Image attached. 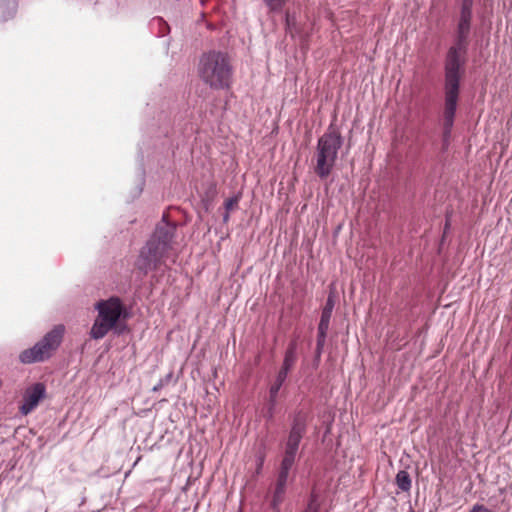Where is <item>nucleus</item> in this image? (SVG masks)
Segmentation results:
<instances>
[{
	"label": "nucleus",
	"instance_id": "f257e3e1",
	"mask_svg": "<svg viewBox=\"0 0 512 512\" xmlns=\"http://www.w3.org/2000/svg\"><path fill=\"white\" fill-rule=\"evenodd\" d=\"M472 7L473 0L462 1L460 18L457 25L456 44L449 49L446 58L444 121L447 127L452 125L457 107L460 79L463 73V61L461 58L465 53L470 33Z\"/></svg>",
	"mask_w": 512,
	"mask_h": 512
},
{
	"label": "nucleus",
	"instance_id": "f03ea898",
	"mask_svg": "<svg viewBox=\"0 0 512 512\" xmlns=\"http://www.w3.org/2000/svg\"><path fill=\"white\" fill-rule=\"evenodd\" d=\"M176 229V223L169 222L168 214L164 213L152 235L140 249L135 261V268L143 275H147L149 271L159 269L163 264L164 258L172 249Z\"/></svg>",
	"mask_w": 512,
	"mask_h": 512
},
{
	"label": "nucleus",
	"instance_id": "7ed1b4c3",
	"mask_svg": "<svg viewBox=\"0 0 512 512\" xmlns=\"http://www.w3.org/2000/svg\"><path fill=\"white\" fill-rule=\"evenodd\" d=\"M198 74L211 88L222 89L230 84L232 67L226 54L210 51L201 56Z\"/></svg>",
	"mask_w": 512,
	"mask_h": 512
},
{
	"label": "nucleus",
	"instance_id": "20e7f679",
	"mask_svg": "<svg viewBox=\"0 0 512 512\" xmlns=\"http://www.w3.org/2000/svg\"><path fill=\"white\" fill-rule=\"evenodd\" d=\"M65 327L56 325L33 347L23 350L19 354V361L22 364H33L44 362L52 357L63 341Z\"/></svg>",
	"mask_w": 512,
	"mask_h": 512
},
{
	"label": "nucleus",
	"instance_id": "39448f33",
	"mask_svg": "<svg viewBox=\"0 0 512 512\" xmlns=\"http://www.w3.org/2000/svg\"><path fill=\"white\" fill-rule=\"evenodd\" d=\"M341 146L342 137L337 130H331L319 138L314 171L321 179L327 178L331 173Z\"/></svg>",
	"mask_w": 512,
	"mask_h": 512
},
{
	"label": "nucleus",
	"instance_id": "423d86ee",
	"mask_svg": "<svg viewBox=\"0 0 512 512\" xmlns=\"http://www.w3.org/2000/svg\"><path fill=\"white\" fill-rule=\"evenodd\" d=\"M307 432V416L303 411L293 415L291 428L285 441L283 456L296 460L299 445Z\"/></svg>",
	"mask_w": 512,
	"mask_h": 512
},
{
	"label": "nucleus",
	"instance_id": "0eeeda50",
	"mask_svg": "<svg viewBox=\"0 0 512 512\" xmlns=\"http://www.w3.org/2000/svg\"><path fill=\"white\" fill-rule=\"evenodd\" d=\"M98 317L108 325L116 327L118 320L127 317V311L119 297H111L96 304Z\"/></svg>",
	"mask_w": 512,
	"mask_h": 512
},
{
	"label": "nucleus",
	"instance_id": "6e6552de",
	"mask_svg": "<svg viewBox=\"0 0 512 512\" xmlns=\"http://www.w3.org/2000/svg\"><path fill=\"white\" fill-rule=\"evenodd\" d=\"M46 396V387L43 383L38 382L28 387L23 395V403L19 410L21 414L28 415L39 404V402Z\"/></svg>",
	"mask_w": 512,
	"mask_h": 512
},
{
	"label": "nucleus",
	"instance_id": "1a4fd4ad",
	"mask_svg": "<svg viewBox=\"0 0 512 512\" xmlns=\"http://www.w3.org/2000/svg\"><path fill=\"white\" fill-rule=\"evenodd\" d=\"M296 350H297V343L296 341H292L289 343L288 348L285 352L284 361L282 364L281 369L279 370L276 380L273 384V386L277 388H281L283 383L285 382L288 372L290 369L294 366L296 362Z\"/></svg>",
	"mask_w": 512,
	"mask_h": 512
},
{
	"label": "nucleus",
	"instance_id": "9d476101",
	"mask_svg": "<svg viewBox=\"0 0 512 512\" xmlns=\"http://www.w3.org/2000/svg\"><path fill=\"white\" fill-rule=\"evenodd\" d=\"M335 302V295L333 292H330L327 297L325 306L322 309L321 318L318 325V331H320L321 334L328 332L330 319L332 316L333 309L335 307Z\"/></svg>",
	"mask_w": 512,
	"mask_h": 512
},
{
	"label": "nucleus",
	"instance_id": "9b49d317",
	"mask_svg": "<svg viewBox=\"0 0 512 512\" xmlns=\"http://www.w3.org/2000/svg\"><path fill=\"white\" fill-rule=\"evenodd\" d=\"M295 464V460L291 458L282 457L278 474H277V480L276 483L278 484H284L287 485L289 473L292 469L293 465Z\"/></svg>",
	"mask_w": 512,
	"mask_h": 512
},
{
	"label": "nucleus",
	"instance_id": "f8f14e48",
	"mask_svg": "<svg viewBox=\"0 0 512 512\" xmlns=\"http://www.w3.org/2000/svg\"><path fill=\"white\" fill-rule=\"evenodd\" d=\"M112 328L114 327L108 325L107 322H104L102 319L97 317V319L94 321L92 325L90 336L92 339L95 340L102 339Z\"/></svg>",
	"mask_w": 512,
	"mask_h": 512
},
{
	"label": "nucleus",
	"instance_id": "ddd939ff",
	"mask_svg": "<svg viewBox=\"0 0 512 512\" xmlns=\"http://www.w3.org/2000/svg\"><path fill=\"white\" fill-rule=\"evenodd\" d=\"M287 485L276 483L270 506L273 511L279 512L280 505L284 500Z\"/></svg>",
	"mask_w": 512,
	"mask_h": 512
},
{
	"label": "nucleus",
	"instance_id": "4468645a",
	"mask_svg": "<svg viewBox=\"0 0 512 512\" xmlns=\"http://www.w3.org/2000/svg\"><path fill=\"white\" fill-rule=\"evenodd\" d=\"M395 483L402 492H409L412 486L411 477L405 470H400L396 474Z\"/></svg>",
	"mask_w": 512,
	"mask_h": 512
},
{
	"label": "nucleus",
	"instance_id": "2eb2a0df",
	"mask_svg": "<svg viewBox=\"0 0 512 512\" xmlns=\"http://www.w3.org/2000/svg\"><path fill=\"white\" fill-rule=\"evenodd\" d=\"M320 506V495L315 488H312L310 495L308 497L306 507L320 511Z\"/></svg>",
	"mask_w": 512,
	"mask_h": 512
},
{
	"label": "nucleus",
	"instance_id": "dca6fc26",
	"mask_svg": "<svg viewBox=\"0 0 512 512\" xmlns=\"http://www.w3.org/2000/svg\"><path fill=\"white\" fill-rule=\"evenodd\" d=\"M326 336H327V333L321 334L320 331H318V333H317V344H316V350H315V354H316L317 358H319L321 356L323 347L325 345Z\"/></svg>",
	"mask_w": 512,
	"mask_h": 512
},
{
	"label": "nucleus",
	"instance_id": "f3484780",
	"mask_svg": "<svg viewBox=\"0 0 512 512\" xmlns=\"http://www.w3.org/2000/svg\"><path fill=\"white\" fill-rule=\"evenodd\" d=\"M173 373H168L165 377L161 378L159 382L152 388L153 392H157L160 389H162L164 386H166L172 379Z\"/></svg>",
	"mask_w": 512,
	"mask_h": 512
},
{
	"label": "nucleus",
	"instance_id": "a211bd4d",
	"mask_svg": "<svg viewBox=\"0 0 512 512\" xmlns=\"http://www.w3.org/2000/svg\"><path fill=\"white\" fill-rule=\"evenodd\" d=\"M239 199L240 197L239 196H233V197H230L228 198L225 203H224V207L226 209V211H230L232 210L235 206L238 205V202H239Z\"/></svg>",
	"mask_w": 512,
	"mask_h": 512
},
{
	"label": "nucleus",
	"instance_id": "6ab92c4d",
	"mask_svg": "<svg viewBox=\"0 0 512 512\" xmlns=\"http://www.w3.org/2000/svg\"><path fill=\"white\" fill-rule=\"evenodd\" d=\"M279 388L275 387V386H271L270 387V391H269V402H270V406L272 408L275 407L276 405V398H277V395H278V392H279Z\"/></svg>",
	"mask_w": 512,
	"mask_h": 512
},
{
	"label": "nucleus",
	"instance_id": "aec40b11",
	"mask_svg": "<svg viewBox=\"0 0 512 512\" xmlns=\"http://www.w3.org/2000/svg\"><path fill=\"white\" fill-rule=\"evenodd\" d=\"M264 2L270 7V9L277 10L282 7L284 0H264Z\"/></svg>",
	"mask_w": 512,
	"mask_h": 512
},
{
	"label": "nucleus",
	"instance_id": "412c9836",
	"mask_svg": "<svg viewBox=\"0 0 512 512\" xmlns=\"http://www.w3.org/2000/svg\"><path fill=\"white\" fill-rule=\"evenodd\" d=\"M469 512H493V511L484 505L476 504L472 507V509Z\"/></svg>",
	"mask_w": 512,
	"mask_h": 512
},
{
	"label": "nucleus",
	"instance_id": "4be33fe9",
	"mask_svg": "<svg viewBox=\"0 0 512 512\" xmlns=\"http://www.w3.org/2000/svg\"><path fill=\"white\" fill-rule=\"evenodd\" d=\"M449 137H450V130H445V132L443 134L444 145H446V143L448 142Z\"/></svg>",
	"mask_w": 512,
	"mask_h": 512
},
{
	"label": "nucleus",
	"instance_id": "5701e85b",
	"mask_svg": "<svg viewBox=\"0 0 512 512\" xmlns=\"http://www.w3.org/2000/svg\"><path fill=\"white\" fill-rule=\"evenodd\" d=\"M273 414H274V408H272L270 406L268 409V418L271 419L273 417Z\"/></svg>",
	"mask_w": 512,
	"mask_h": 512
},
{
	"label": "nucleus",
	"instance_id": "b1692460",
	"mask_svg": "<svg viewBox=\"0 0 512 512\" xmlns=\"http://www.w3.org/2000/svg\"><path fill=\"white\" fill-rule=\"evenodd\" d=\"M301 512H319V511L305 506V508Z\"/></svg>",
	"mask_w": 512,
	"mask_h": 512
},
{
	"label": "nucleus",
	"instance_id": "393cba45",
	"mask_svg": "<svg viewBox=\"0 0 512 512\" xmlns=\"http://www.w3.org/2000/svg\"><path fill=\"white\" fill-rule=\"evenodd\" d=\"M229 220V211H226V213L223 215V221L227 222Z\"/></svg>",
	"mask_w": 512,
	"mask_h": 512
},
{
	"label": "nucleus",
	"instance_id": "a878e982",
	"mask_svg": "<svg viewBox=\"0 0 512 512\" xmlns=\"http://www.w3.org/2000/svg\"><path fill=\"white\" fill-rule=\"evenodd\" d=\"M448 227H449V222L447 221L445 224V229H447Z\"/></svg>",
	"mask_w": 512,
	"mask_h": 512
}]
</instances>
